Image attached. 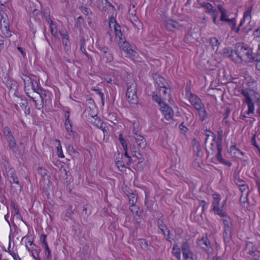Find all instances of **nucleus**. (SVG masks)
<instances>
[{"instance_id":"f257e3e1","label":"nucleus","mask_w":260,"mask_h":260,"mask_svg":"<svg viewBox=\"0 0 260 260\" xmlns=\"http://www.w3.org/2000/svg\"><path fill=\"white\" fill-rule=\"evenodd\" d=\"M236 45H237L238 47H240V49L235 50V54L237 57L236 59H235V61H242V57L245 56L248 62H253V59L256 54L253 53L252 49L247 45H245L244 43H239Z\"/></svg>"},{"instance_id":"f03ea898","label":"nucleus","mask_w":260,"mask_h":260,"mask_svg":"<svg viewBox=\"0 0 260 260\" xmlns=\"http://www.w3.org/2000/svg\"><path fill=\"white\" fill-rule=\"evenodd\" d=\"M6 175L11 184V190L13 192L21 191L22 186L19 181L16 172L13 168H6Z\"/></svg>"},{"instance_id":"7ed1b4c3","label":"nucleus","mask_w":260,"mask_h":260,"mask_svg":"<svg viewBox=\"0 0 260 260\" xmlns=\"http://www.w3.org/2000/svg\"><path fill=\"white\" fill-rule=\"evenodd\" d=\"M127 90L126 96L131 104H137L138 103V96L137 95V84L135 81L132 79L129 82L126 83Z\"/></svg>"},{"instance_id":"20e7f679","label":"nucleus","mask_w":260,"mask_h":260,"mask_svg":"<svg viewBox=\"0 0 260 260\" xmlns=\"http://www.w3.org/2000/svg\"><path fill=\"white\" fill-rule=\"evenodd\" d=\"M98 49L101 52V59L102 61L109 63L113 60V54L108 47L104 45H98Z\"/></svg>"},{"instance_id":"39448f33","label":"nucleus","mask_w":260,"mask_h":260,"mask_svg":"<svg viewBox=\"0 0 260 260\" xmlns=\"http://www.w3.org/2000/svg\"><path fill=\"white\" fill-rule=\"evenodd\" d=\"M160 110L167 120H173L174 112L173 109L166 103H160Z\"/></svg>"},{"instance_id":"423d86ee","label":"nucleus","mask_w":260,"mask_h":260,"mask_svg":"<svg viewBox=\"0 0 260 260\" xmlns=\"http://www.w3.org/2000/svg\"><path fill=\"white\" fill-rule=\"evenodd\" d=\"M181 249L184 260H193V253L190 249L188 242H183L181 244Z\"/></svg>"},{"instance_id":"0eeeda50","label":"nucleus","mask_w":260,"mask_h":260,"mask_svg":"<svg viewBox=\"0 0 260 260\" xmlns=\"http://www.w3.org/2000/svg\"><path fill=\"white\" fill-rule=\"evenodd\" d=\"M197 243L201 248L206 251H209L211 248V243L207 237V235L198 240Z\"/></svg>"},{"instance_id":"6e6552de","label":"nucleus","mask_w":260,"mask_h":260,"mask_svg":"<svg viewBox=\"0 0 260 260\" xmlns=\"http://www.w3.org/2000/svg\"><path fill=\"white\" fill-rule=\"evenodd\" d=\"M189 90H190L189 89V101L194 108H197V107H199L200 105L204 104L202 103V100L197 95L193 94L191 92H190Z\"/></svg>"},{"instance_id":"1a4fd4ad","label":"nucleus","mask_w":260,"mask_h":260,"mask_svg":"<svg viewBox=\"0 0 260 260\" xmlns=\"http://www.w3.org/2000/svg\"><path fill=\"white\" fill-rule=\"evenodd\" d=\"M252 243H248L246 244V249H248L247 253L251 255L253 260H260V252L253 249Z\"/></svg>"},{"instance_id":"9d476101","label":"nucleus","mask_w":260,"mask_h":260,"mask_svg":"<svg viewBox=\"0 0 260 260\" xmlns=\"http://www.w3.org/2000/svg\"><path fill=\"white\" fill-rule=\"evenodd\" d=\"M31 87L34 92L36 93L37 95L41 99V102H43V91L38 84V83L36 80L33 79L32 82L30 83Z\"/></svg>"},{"instance_id":"9b49d317","label":"nucleus","mask_w":260,"mask_h":260,"mask_svg":"<svg viewBox=\"0 0 260 260\" xmlns=\"http://www.w3.org/2000/svg\"><path fill=\"white\" fill-rule=\"evenodd\" d=\"M217 149V153L216 154V158L219 162L223 164L228 167H231L232 163L229 161L226 160L222 158L221 153L222 151V146H216Z\"/></svg>"},{"instance_id":"f8f14e48","label":"nucleus","mask_w":260,"mask_h":260,"mask_svg":"<svg viewBox=\"0 0 260 260\" xmlns=\"http://www.w3.org/2000/svg\"><path fill=\"white\" fill-rule=\"evenodd\" d=\"M195 109L198 111L200 120L203 121L207 118L208 113L206 110L204 104L200 105L199 107L195 108Z\"/></svg>"},{"instance_id":"ddd939ff","label":"nucleus","mask_w":260,"mask_h":260,"mask_svg":"<svg viewBox=\"0 0 260 260\" xmlns=\"http://www.w3.org/2000/svg\"><path fill=\"white\" fill-rule=\"evenodd\" d=\"M134 138L138 148L144 149L146 147L147 143L143 136L140 134L136 135V136H134Z\"/></svg>"},{"instance_id":"4468645a","label":"nucleus","mask_w":260,"mask_h":260,"mask_svg":"<svg viewBox=\"0 0 260 260\" xmlns=\"http://www.w3.org/2000/svg\"><path fill=\"white\" fill-rule=\"evenodd\" d=\"M8 144L9 149L12 151L13 153H17L18 152V149L16 146V141L14 138V136L6 139Z\"/></svg>"},{"instance_id":"2eb2a0df","label":"nucleus","mask_w":260,"mask_h":260,"mask_svg":"<svg viewBox=\"0 0 260 260\" xmlns=\"http://www.w3.org/2000/svg\"><path fill=\"white\" fill-rule=\"evenodd\" d=\"M114 29L117 41L118 42V43H121V41L124 40V37L121 31L120 26L118 23L115 24L114 25Z\"/></svg>"},{"instance_id":"dca6fc26","label":"nucleus","mask_w":260,"mask_h":260,"mask_svg":"<svg viewBox=\"0 0 260 260\" xmlns=\"http://www.w3.org/2000/svg\"><path fill=\"white\" fill-rule=\"evenodd\" d=\"M221 220L223 223L224 230L233 231V220L230 217L227 216Z\"/></svg>"},{"instance_id":"f3484780","label":"nucleus","mask_w":260,"mask_h":260,"mask_svg":"<svg viewBox=\"0 0 260 260\" xmlns=\"http://www.w3.org/2000/svg\"><path fill=\"white\" fill-rule=\"evenodd\" d=\"M120 49L126 52L127 54H132L134 51L131 49V45L128 42L124 40L119 43Z\"/></svg>"},{"instance_id":"a211bd4d","label":"nucleus","mask_w":260,"mask_h":260,"mask_svg":"<svg viewBox=\"0 0 260 260\" xmlns=\"http://www.w3.org/2000/svg\"><path fill=\"white\" fill-rule=\"evenodd\" d=\"M166 26L168 29L172 30V29H180L181 25L177 21L172 20H168L166 22Z\"/></svg>"},{"instance_id":"6ab92c4d","label":"nucleus","mask_w":260,"mask_h":260,"mask_svg":"<svg viewBox=\"0 0 260 260\" xmlns=\"http://www.w3.org/2000/svg\"><path fill=\"white\" fill-rule=\"evenodd\" d=\"M230 152L233 156L235 157H239L240 155H244V153L239 150L235 145L231 146Z\"/></svg>"},{"instance_id":"aec40b11","label":"nucleus","mask_w":260,"mask_h":260,"mask_svg":"<svg viewBox=\"0 0 260 260\" xmlns=\"http://www.w3.org/2000/svg\"><path fill=\"white\" fill-rule=\"evenodd\" d=\"M4 24L1 23V29L2 31V33L6 37H10L12 35L10 30L9 25L7 23H5V22H4Z\"/></svg>"},{"instance_id":"412c9836","label":"nucleus","mask_w":260,"mask_h":260,"mask_svg":"<svg viewBox=\"0 0 260 260\" xmlns=\"http://www.w3.org/2000/svg\"><path fill=\"white\" fill-rule=\"evenodd\" d=\"M155 82L157 85L158 88L165 87L167 84L166 79L160 75H158L155 78Z\"/></svg>"},{"instance_id":"4be33fe9","label":"nucleus","mask_w":260,"mask_h":260,"mask_svg":"<svg viewBox=\"0 0 260 260\" xmlns=\"http://www.w3.org/2000/svg\"><path fill=\"white\" fill-rule=\"evenodd\" d=\"M212 211L215 212V214L220 216L222 218L228 216L226 212L224 211L222 208H219L218 207L215 208H213Z\"/></svg>"},{"instance_id":"5701e85b","label":"nucleus","mask_w":260,"mask_h":260,"mask_svg":"<svg viewBox=\"0 0 260 260\" xmlns=\"http://www.w3.org/2000/svg\"><path fill=\"white\" fill-rule=\"evenodd\" d=\"M172 253L178 260H181V249L177 244H174L173 245Z\"/></svg>"},{"instance_id":"b1692460","label":"nucleus","mask_w":260,"mask_h":260,"mask_svg":"<svg viewBox=\"0 0 260 260\" xmlns=\"http://www.w3.org/2000/svg\"><path fill=\"white\" fill-rule=\"evenodd\" d=\"M234 51L230 48H224L223 49V54L226 57H229L232 60L235 61L236 58L234 57L233 55ZM235 52V51H234Z\"/></svg>"},{"instance_id":"393cba45","label":"nucleus","mask_w":260,"mask_h":260,"mask_svg":"<svg viewBox=\"0 0 260 260\" xmlns=\"http://www.w3.org/2000/svg\"><path fill=\"white\" fill-rule=\"evenodd\" d=\"M21 78L24 82L25 91L26 92V90H28L27 87H28L31 82H32L33 79L25 75H23Z\"/></svg>"},{"instance_id":"a878e982","label":"nucleus","mask_w":260,"mask_h":260,"mask_svg":"<svg viewBox=\"0 0 260 260\" xmlns=\"http://www.w3.org/2000/svg\"><path fill=\"white\" fill-rule=\"evenodd\" d=\"M3 133L5 139L13 136L10 127L8 126L3 127Z\"/></svg>"},{"instance_id":"bb28decb","label":"nucleus","mask_w":260,"mask_h":260,"mask_svg":"<svg viewBox=\"0 0 260 260\" xmlns=\"http://www.w3.org/2000/svg\"><path fill=\"white\" fill-rule=\"evenodd\" d=\"M232 231L224 230L223 238L225 242L228 243L230 242L232 238Z\"/></svg>"},{"instance_id":"cd10ccee","label":"nucleus","mask_w":260,"mask_h":260,"mask_svg":"<svg viewBox=\"0 0 260 260\" xmlns=\"http://www.w3.org/2000/svg\"><path fill=\"white\" fill-rule=\"evenodd\" d=\"M60 35L62 39V44L64 46H67L69 42V37L67 31L63 32H60Z\"/></svg>"},{"instance_id":"c85d7f7f","label":"nucleus","mask_w":260,"mask_h":260,"mask_svg":"<svg viewBox=\"0 0 260 260\" xmlns=\"http://www.w3.org/2000/svg\"><path fill=\"white\" fill-rule=\"evenodd\" d=\"M246 103L248 106V110L247 111L245 112V114L248 115L250 114H253L254 111V104L252 102V101H249L247 102H246Z\"/></svg>"},{"instance_id":"c756f323","label":"nucleus","mask_w":260,"mask_h":260,"mask_svg":"<svg viewBox=\"0 0 260 260\" xmlns=\"http://www.w3.org/2000/svg\"><path fill=\"white\" fill-rule=\"evenodd\" d=\"M205 133L206 136V138L205 140V143H206L207 142V140L210 137L211 138L212 141H215L216 135L212 131L208 130V129H206V131H205Z\"/></svg>"},{"instance_id":"7c9ffc66","label":"nucleus","mask_w":260,"mask_h":260,"mask_svg":"<svg viewBox=\"0 0 260 260\" xmlns=\"http://www.w3.org/2000/svg\"><path fill=\"white\" fill-rule=\"evenodd\" d=\"M213 201L212 203L213 208H216L218 207L220 201V196L218 194H213Z\"/></svg>"},{"instance_id":"2f4dec72","label":"nucleus","mask_w":260,"mask_h":260,"mask_svg":"<svg viewBox=\"0 0 260 260\" xmlns=\"http://www.w3.org/2000/svg\"><path fill=\"white\" fill-rule=\"evenodd\" d=\"M204 8L206 10V12L208 13H212V14L218 12L216 9H213L212 5L209 3H207L205 5Z\"/></svg>"},{"instance_id":"473e14b6","label":"nucleus","mask_w":260,"mask_h":260,"mask_svg":"<svg viewBox=\"0 0 260 260\" xmlns=\"http://www.w3.org/2000/svg\"><path fill=\"white\" fill-rule=\"evenodd\" d=\"M93 123L98 128L102 129L103 132L104 133L105 130V127H103L104 123L102 121L101 119L99 118H96L95 119Z\"/></svg>"},{"instance_id":"72a5a7b5","label":"nucleus","mask_w":260,"mask_h":260,"mask_svg":"<svg viewBox=\"0 0 260 260\" xmlns=\"http://www.w3.org/2000/svg\"><path fill=\"white\" fill-rule=\"evenodd\" d=\"M38 173L44 179H45L46 177L47 178L49 177V176L48 175V171L43 167H39L38 169Z\"/></svg>"},{"instance_id":"f704fd0d","label":"nucleus","mask_w":260,"mask_h":260,"mask_svg":"<svg viewBox=\"0 0 260 260\" xmlns=\"http://www.w3.org/2000/svg\"><path fill=\"white\" fill-rule=\"evenodd\" d=\"M115 165L121 171L124 172L126 171V167L124 166L121 158L116 160Z\"/></svg>"},{"instance_id":"c9c22d12","label":"nucleus","mask_w":260,"mask_h":260,"mask_svg":"<svg viewBox=\"0 0 260 260\" xmlns=\"http://www.w3.org/2000/svg\"><path fill=\"white\" fill-rule=\"evenodd\" d=\"M241 94L245 98L244 102L245 103L252 100L250 97L249 92L247 89H242Z\"/></svg>"},{"instance_id":"e433bc0d","label":"nucleus","mask_w":260,"mask_h":260,"mask_svg":"<svg viewBox=\"0 0 260 260\" xmlns=\"http://www.w3.org/2000/svg\"><path fill=\"white\" fill-rule=\"evenodd\" d=\"M49 25L51 34L54 37L56 38L58 36V33L56 24L53 22L52 23H49Z\"/></svg>"},{"instance_id":"4c0bfd02","label":"nucleus","mask_w":260,"mask_h":260,"mask_svg":"<svg viewBox=\"0 0 260 260\" xmlns=\"http://www.w3.org/2000/svg\"><path fill=\"white\" fill-rule=\"evenodd\" d=\"M127 198H128L129 205H134L136 204L137 202V198L133 192L128 196Z\"/></svg>"},{"instance_id":"58836bf2","label":"nucleus","mask_w":260,"mask_h":260,"mask_svg":"<svg viewBox=\"0 0 260 260\" xmlns=\"http://www.w3.org/2000/svg\"><path fill=\"white\" fill-rule=\"evenodd\" d=\"M252 29L253 25L250 24V21H249L248 24L242 29L241 33H243L244 35H247L249 31H251Z\"/></svg>"},{"instance_id":"ea45409f","label":"nucleus","mask_w":260,"mask_h":260,"mask_svg":"<svg viewBox=\"0 0 260 260\" xmlns=\"http://www.w3.org/2000/svg\"><path fill=\"white\" fill-rule=\"evenodd\" d=\"M168 87L166 86L165 87L159 88H158V94L159 95L162 99H165V96L168 93L167 92Z\"/></svg>"},{"instance_id":"a19ab883","label":"nucleus","mask_w":260,"mask_h":260,"mask_svg":"<svg viewBox=\"0 0 260 260\" xmlns=\"http://www.w3.org/2000/svg\"><path fill=\"white\" fill-rule=\"evenodd\" d=\"M225 22L228 23V24L231 26V29L232 30H234L235 29V26L236 25V19L235 18L232 19H227Z\"/></svg>"},{"instance_id":"79ce46f5","label":"nucleus","mask_w":260,"mask_h":260,"mask_svg":"<svg viewBox=\"0 0 260 260\" xmlns=\"http://www.w3.org/2000/svg\"><path fill=\"white\" fill-rule=\"evenodd\" d=\"M240 190L242 192L241 194H245L246 196H248L249 194V187L245 184L244 185H242L240 187Z\"/></svg>"},{"instance_id":"37998d69","label":"nucleus","mask_w":260,"mask_h":260,"mask_svg":"<svg viewBox=\"0 0 260 260\" xmlns=\"http://www.w3.org/2000/svg\"><path fill=\"white\" fill-rule=\"evenodd\" d=\"M56 142H58V143H59L58 146L57 147V155L60 158H63L64 157V156L63 154L62 150L61 148V146L60 144V141L59 140H56Z\"/></svg>"},{"instance_id":"c03bdc74","label":"nucleus","mask_w":260,"mask_h":260,"mask_svg":"<svg viewBox=\"0 0 260 260\" xmlns=\"http://www.w3.org/2000/svg\"><path fill=\"white\" fill-rule=\"evenodd\" d=\"M160 96L159 97L157 92H153L152 95V100L155 102L157 103L160 106V103H163L164 102L162 101Z\"/></svg>"},{"instance_id":"a18cd8bd","label":"nucleus","mask_w":260,"mask_h":260,"mask_svg":"<svg viewBox=\"0 0 260 260\" xmlns=\"http://www.w3.org/2000/svg\"><path fill=\"white\" fill-rule=\"evenodd\" d=\"M248 196L245 194H241L240 198V203L244 206L245 207V204L248 205Z\"/></svg>"},{"instance_id":"49530a36","label":"nucleus","mask_w":260,"mask_h":260,"mask_svg":"<svg viewBox=\"0 0 260 260\" xmlns=\"http://www.w3.org/2000/svg\"><path fill=\"white\" fill-rule=\"evenodd\" d=\"M210 43L213 48L214 47H218L220 44L218 40L215 37L210 38Z\"/></svg>"},{"instance_id":"de8ad7c7","label":"nucleus","mask_w":260,"mask_h":260,"mask_svg":"<svg viewBox=\"0 0 260 260\" xmlns=\"http://www.w3.org/2000/svg\"><path fill=\"white\" fill-rule=\"evenodd\" d=\"M193 149L194 153L196 154L197 156H200V151H201V146L200 145L197 143H196L193 146Z\"/></svg>"},{"instance_id":"09e8293b","label":"nucleus","mask_w":260,"mask_h":260,"mask_svg":"<svg viewBox=\"0 0 260 260\" xmlns=\"http://www.w3.org/2000/svg\"><path fill=\"white\" fill-rule=\"evenodd\" d=\"M43 15H44V17L45 19V20H46V21H47V22L49 24V23H52L53 22V21L51 20L50 19V12L48 10H45L44 12H43Z\"/></svg>"},{"instance_id":"8fccbe9b","label":"nucleus","mask_w":260,"mask_h":260,"mask_svg":"<svg viewBox=\"0 0 260 260\" xmlns=\"http://www.w3.org/2000/svg\"><path fill=\"white\" fill-rule=\"evenodd\" d=\"M252 8H253L252 6H251L250 7H249L248 8V9L246 10V11H245L244 12V15H243V18L242 19H244V20H245L246 18H247L248 17H249L250 18V19H251V12L252 11Z\"/></svg>"},{"instance_id":"3c124183","label":"nucleus","mask_w":260,"mask_h":260,"mask_svg":"<svg viewBox=\"0 0 260 260\" xmlns=\"http://www.w3.org/2000/svg\"><path fill=\"white\" fill-rule=\"evenodd\" d=\"M72 125L73 124H68V123H64L66 129L70 136H71L72 135H74V134L75 133V132L72 131Z\"/></svg>"},{"instance_id":"603ef678","label":"nucleus","mask_w":260,"mask_h":260,"mask_svg":"<svg viewBox=\"0 0 260 260\" xmlns=\"http://www.w3.org/2000/svg\"><path fill=\"white\" fill-rule=\"evenodd\" d=\"M222 131L220 130L218 131V135L217 140L216 142V146H222Z\"/></svg>"},{"instance_id":"864d4df0","label":"nucleus","mask_w":260,"mask_h":260,"mask_svg":"<svg viewBox=\"0 0 260 260\" xmlns=\"http://www.w3.org/2000/svg\"><path fill=\"white\" fill-rule=\"evenodd\" d=\"M45 249V254L46 256V258L48 260H51V251L49 248L48 245H46L43 247Z\"/></svg>"},{"instance_id":"5fc2aeb1","label":"nucleus","mask_w":260,"mask_h":260,"mask_svg":"<svg viewBox=\"0 0 260 260\" xmlns=\"http://www.w3.org/2000/svg\"><path fill=\"white\" fill-rule=\"evenodd\" d=\"M253 62L255 63L256 70L260 71V56L256 55L253 59Z\"/></svg>"},{"instance_id":"6e6d98bb","label":"nucleus","mask_w":260,"mask_h":260,"mask_svg":"<svg viewBox=\"0 0 260 260\" xmlns=\"http://www.w3.org/2000/svg\"><path fill=\"white\" fill-rule=\"evenodd\" d=\"M79 9L82 12V13L86 16L88 15L89 14H91L92 13L91 10L88 8L80 6Z\"/></svg>"},{"instance_id":"4d7b16f0","label":"nucleus","mask_w":260,"mask_h":260,"mask_svg":"<svg viewBox=\"0 0 260 260\" xmlns=\"http://www.w3.org/2000/svg\"><path fill=\"white\" fill-rule=\"evenodd\" d=\"M70 113L69 111H66L64 113L65 121L64 123H68V124H73L72 122L70 119Z\"/></svg>"},{"instance_id":"13d9d810","label":"nucleus","mask_w":260,"mask_h":260,"mask_svg":"<svg viewBox=\"0 0 260 260\" xmlns=\"http://www.w3.org/2000/svg\"><path fill=\"white\" fill-rule=\"evenodd\" d=\"M118 139L120 142V144L122 146L123 149H126V147H127V143L124 139L122 138V134H119Z\"/></svg>"},{"instance_id":"bf43d9fd","label":"nucleus","mask_w":260,"mask_h":260,"mask_svg":"<svg viewBox=\"0 0 260 260\" xmlns=\"http://www.w3.org/2000/svg\"><path fill=\"white\" fill-rule=\"evenodd\" d=\"M26 94L29 97L30 99H31L32 100V101H34V102L35 103V105H36V107L38 109H41L42 107H43V104H38L37 103V101L35 100V99L36 98V97H33V96H31L30 94H29V93L28 92H26Z\"/></svg>"},{"instance_id":"052dcab7","label":"nucleus","mask_w":260,"mask_h":260,"mask_svg":"<svg viewBox=\"0 0 260 260\" xmlns=\"http://www.w3.org/2000/svg\"><path fill=\"white\" fill-rule=\"evenodd\" d=\"M47 236L45 234H42L40 236V242L43 247L48 245V243L46 241Z\"/></svg>"},{"instance_id":"680f3d73","label":"nucleus","mask_w":260,"mask_h":260,"mask_svg":"<svg viewBox=\"0 0 260 260\" xmlns=\"http://www.w3.org/2000/svg\"><path fill=\"white\" fill-rule=\"evenodd\" d=\"M244 22H245L244 19H241V22H240V24H239L238 27L236 28L235 27V29L234 30V31L236 34H239L240 32L241 33L242 29H241L240 28L243 25V23Z\"/></svg>"},{"instance_id":"e2e57ef3","label":"nucleus","mask_w":260,"mask_h":260,"mask_svg":"<svg viewBox=\"0 0 260 260\" xmlns=\"http://www.w3.org/2000/svg\"><path fill=\"white\" fill-rule=\"evenodd\" d=\"M73 214V210L72 209V206L71 205H70L69 207L67 209L66 216L68 218H71L72 215Z\"/></svg>"},{"instance_id":"0e129e2a","label":"nucleus","mask_w":260,"mask_h":260,"mask_svg":"<svg viewBox=\"0 0 260 260\" xmlns=\"http://www.w3.org/2000/svg\"><path fill=\"white\" fill-rule=\"evenodd\" d=\"M256 106V113L260 116V98H257L255 102Z\"/></svg>"},{"instance_id":"69168bd1","label":"nucleus","mask_w":260,"mask_h":260,"mask_svg":"<svg viewBox=\"0 0 260 260\" xmlns=\"http://www.w3.org/2000/svg\"><path fill=\"white\" fill-rule=\"evenodd\" d=\"M157 226L159 229L167 228V225L165 224L162 219L159 218L157 220Z\"/></svg>"},{"instance_id":"338daca9","label":"nucleus","mask_w":260,"mask_h":260,"mask_svg":"<svg viewBox=\"0 0 260 260\" xmlns=\"http://www.w3.org/2000/svg\"><path fill=\"white\" fill-rule=\"evenodd\" d=\"M122 189V191L124 192V193L127 197L133 192V191L131 189H130L129 188H128L126 186L123 187Z\"/></svg>"},{"instance_id":"774afa93","label":"nucleus","mask_w":260,"mask_h":260,"mask_svg":"<svg viewBox=\"0 0 260 260\" xmlns=\"http://www.w3.org/2000/svg\"><path fill=\"white\" fill-rule=\"evenodd\" d=\"M253 36L254 38H260V26L253 32Z\"/></svg>"}]
</instances>
